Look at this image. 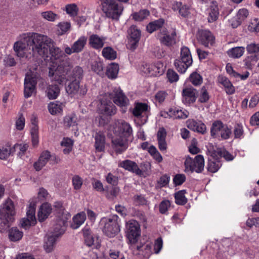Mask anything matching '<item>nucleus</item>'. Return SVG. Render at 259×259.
I'll return each mask as SVG.
<instances>
[{"label":"nucleus","mask_w":259,"mask_h":259,"mask_svg":"<svg viewBox=\"0 0 259 259\" xmlns=\"http://www.w3.org/2000/svg\"><path fill=\"white\" fill-rule=\"evenodd\" d=\"M38 46V56L47 58L50 54L56 63L58 64L55 69L50 68L49 76H52V80L59 83H62L65 79V73L67 74L72 67L69 58L59 47L56 46L55 41L47 35L41 34Z\"/></svg>","instance_id":"f257e3e1"},{"label":"nucleus","mask_w":259,"mask_h":259,"mask_svg":"<svg viewBox=\"0 0 259 259\" xmlns=\"http://www.w3.org/2000/svg\"><path fill=\"white\" fill-rule=\"evenodd\" d=\"M41 34L28 32L21 34L15 42L13 49L19 58H30L37 56Z\"/></svg>","instance_id":"f03ea898"},{"label":"nucleus","mask_w":259,"mask_h":259,"mask_svg":"<svg viewBox=\"0 0 259 259\" xmlns=\"http://www.w3.org/2000/svg\"><path fill=\"white\" fill-rule=\"evenodd\" d=\"M14 206L11 200H7L0 209V232H7L14 220Z\"/></svg>","instance_id":"7ed1b4c3"},{"label":"nucleus","mask_w":259,"mask_h":259,"mask_svg":"<svg viewBox=\"0 0 259 259\" xmlns=\"http://www.w3.org/2000/svg\"><path fill=\"white\" fill-rule=\"evenodd\" d=\"M103 224V232L107 236L113 237L120 232L119 217L113 215L109 218H103L101 222Z\"/></svg>","instance_id":"20e7f679"},{"label":"nucleus","mask_w":259,"mask_h":259,"mask_svg":"<svg viewBox=\"0 0 259 259\" xmlns=\"http://www.w3.org/2000/svg\"><path fill=\"white\" fill-rule=\"evenodd\" d=\"M102 11L107 17L118 20L123 11V7L113 0H102Z\"/></svg>","instance_id":"39448f33"},{"label":"nucleus","mask_w":259,"mask_h":259,"mask_svg":"<svg viewBox=\"0 0 259 259\" xmlns=\"http://www.w3.org/2000/svg\"><path fill=\"white\" fill-rule=\"evenodd\" d=\"M193 62L189 49L183 47L181 50V56L179 59L175 61L174 65L177 70L181 73H184Z\"/></svg>","instance_id":"423d86ee"},{"label":"nucleus","mask_w":259,"mask_h":259,"mask_svg":"<svg viewBox=\"0 0 259 259\" xmlns=\"http://www.w3.org/2000/svg\"><path fill=\"white\" fill-rule=\"evenodd\" d=\"M185 166L186 172H201L204 169V158L201 155H197L194 159L188 157L185 161Z\"/></svg>","instance_id":"0eeeda50"},{"label":"nucleus","mask_w":259,"mask_h":259,"mask_svg":"<svg viewBox=\"0 0 259 259\" xmlns=\"http://www.w3.org/2000/svg\"><path fill=\"white\" fill-rule=\"evenodd\" d=\"M126 236L131 244H135L141 236L140 225L135 220H130L126 224Z\"/></svg>","instance_id":"6e6552de"},{"label":"nucleus","mask_w":259,"mask_h":259,"mask_svg":"<svg viewBox=\"0 0 259 259\" xmlns=\"http://www.w3.org/2000/svg\"><path fill=\"white\" fill-rule=\"evenodd\" d=\"M176 32L175 30L168 32L165 28L160 30L157 37L160 43L166 47H171L176 44Z\"/></svg>","instance_id":"1a4fd4ad"},{"label":"nucleus","mask_w":259,"mask_h":259,"mask_svg":"<svg viewBox=\"0 0 259 259\" xmlns=\"http://www.w3.org/2000/svg\"><path fill=\"white\" fill-rule=\"evenodd\" d=\"M132 141L123 136L115 135L112 139V147L116 153L121 154L128 148Z\"/></svg>","instance_id":"9d476101"},{"label":"nucleus","mask_w":259,"mask_h":259,"mask_svg":"<svg viewBox=\"0 0 259 259\" xmlns=\"http://www.w3.org/2000/svg\"><path fill=\"white\" fill-rule=\"evenodd\" d=\"M128 40L127 46L130 49L134 50L138 46L141 36V30L135 25L131 26L127 30Z\"/></svg>","instance_id":"9b49d317"},{"label":"nucleus","mask_w":259,"mask_h":259,"mask_svg":"<svg viewBox=\"0 0 259 259\" xmlns=\"http://www.w3.org/2000/svg\"><path fill=\"white\" fill-rule=\"evenodd\" d=\"M114 134L132 140L133 139L132 128L128 123L124 121L118 122L114 128Z\"/></svg>","instance_id":"f8f14e48"},{"label":"nucleus","mask_w":259,"mask_h":259,"mask_svg":"<svg viewBox=\"0 0 259 259\" xmlns=\"http://www.w3.org/2000/svg\"><path fill=\"white\" fill-rule=\"evenodd\" d=\"M70 82L66 87V91L68 94L72 96H82L87 92L84 85H80V81L69 80Z\"/></svg>","instance_id":"ddd939ff"},{"label":"nucleus","mask_w":259,"mask_h":259,"mask_svg":"<svg viewBox=\"0 0 259 259\" xmlns=\"http://www.w3.org/2000/svg\"><path fill=\"white\" fill-rule=\"evenodd\" d=\"M37 81L36 77L27 74L24 80V95L26 98L31 97L35 92Z\"/></svg>","instance_id":"4468645a"},{"label":"nucleus","mask_w":259,"mask_h":259,"mask_svg":"<svg viewBox=\"0 0 259 259\" xmlns=\"http://www.w3.org/2000/svg\"><path fill=\"white\" fill-rule=\"evenodd\" d=\"M98 110L100 113L106 115H114L116 112V108L114 104L110 100L104 98L100 99Z\"/></svg>","instance_id":"2eb2a0df"},{"label":"nucleus","mask_w":259,"mask_h":259,"mask_svg":"<svg viewBox=\"0 0 259 259\" xmlns=\"http://www.w3.org/2000/svg\"><path fill=\"white\" fill-rule=\"evenodd\" d=\"M110 96L113 99L114 103L118 106L124 107L129 104L128 99L119 88L114 89L113 92L110 94Z\"/></svg>","instance_id":"dca6fc26"},{"label":"nucleus","mask_w":259,"mask_h":259,"mask_svg":"<svg viewBox=\"0 0 259 259\" xmlns=\"http://www.w3.org/2000/svg\"><path fill=\"white\" fill-rule=\"evenodd\" d=\"M198 41L205 47H210L214 44V37L210 31L206 30H200L197 35Z\"/></svg>","instance_id":"f3484780"},{"label":"nucleus","mask_w":259,"mask_h":259,"mask_svg":"<svg viewBox=\"0 0 259 259\" xmlns=\"http://www.w3.org/2000/svg\"><path fill=\"white\" fill-rule=\"evenodd\" d=\"M87 38L85 36H81L78 40L75 41L72 45L71 48L67 47L65 48L64 51L67 55H71L73 53H78L81 52L87 44Z\"/></svg>","instance_id":"a211bd4d"},{"label":"nucleus","mask_w":259,"mask_h":259,"mask_svg":"<svg viewBox=\"0 0 259 259\" xmlns=\"http://www.w3.org/2000/svg\"><path fill=\"white\" fill-rule=\"evenodd\" d=\"M198 92L193 88H185L182 91V101L186 105L194 103L197 98Z\"/></svg>","instance_id":"6ab92c4d"},{"label":"nucleus","mask_w":259,"mask_h":259,"mask_svg":"<svg viewBox=\"0 0 259 259\" xmlns=\"http://www.w3.org/2000/svg\"><path fill=\"white\" fill-rule=\"evenodd\" d=\"M186 124L187 127L194 132L202 135H204L207 132L206 126L200 120L189 119L187 121Z\"/></svg>","instance_id":"aec40b11"},{"label":"nucleus","mask_w":259,"mask_h":259,"mask_svg":"<svg viewBox=\"0 0 259 259\" xmlns=\"http://www.w3.org/2000/svg\"><path fill=\"white\" fill-rule=\"evenodd\" d=\"M118 165L126 170L136 174L137 175L142 176L143 174V172L140 169L137 164L132 160H123L121 161Z\"/></svg>","instance_id":"412c9836"},{"label":"nucleus","mask_w":259,"mask_h":259,"mask_svg":"<svg viewBox=\"0 0 259 259\" xmlns=\"http://www.w3.org/2000/svg\"><path fill=\"white\" fill-rule=\"evenodd\" d=\"M71 69V68L70 69ZM83 75V71L81 67L76 66L72 71L69 70L67 74L65 73V79L68 80L80 81Z\"/></svg>","instance_id":"4be33fe9"},{"label":"nucleus","mask_w":259,"mask_h":259,"mask_svg":"<svg viewBox=\"0 0 259 259\" xmlns=\"http://www.w3.org/2000/svg\"><path fill=\"white\" fill-rule=\"evenodd\" d=\"M105 40L106 37L93 34L89 37V45L92 48L99 50L103 47Z\"/></svg>","instance_id":"5701e85b"},{"label":"nucleus","mask_w":259,"mask_h":259,"mask_svg":"<svg viewBox=\"0 0 259 259\" xmlns=\"http://www.w3.org/2000/svg\"><path fill=\"white\" fill-rule=\"evenodd\" d=\"M51 153L46 150L43 151L37 161H36L34 164V167L36 171H39L44 167L49 160L51 159Z\"/></svg>","instance_id":"b1692460"},{"label":"nucleus","mask_w":259,"mask_h":259,"mask_svg":"<svg viewBox=\"0 0 259 259\" xmlns=\"http://www.w3.org/2000/svg\"><path fill=\"white\" fill-rule=\"evenodd\" d=\"M52 81V84L49 85L47 89V96L49 99H55L59 95L60 93V88L58 84H62L64 81L61 83H59L55 81L52 80V76H50Z\"/></svg>","instance_id":"393cba45"},{"label":"nucleus","mask_w":259,"mask_h":259,"mask_svg":"<svg viewBox=\"0 0 259 259\" xmlns=\"http://www.w3.org/2000/svg\"><path fill=\"white\" fill-rule=\"evenodd\" d=\"M218 80L219 82L224 87L227 94L232 95L234 93L235 88L228 78L223 75H220Z\"/></svg>","instance_id":"a878e982"},{"label":"nucleus","mask_w":259,"mask_h":259,"mask_svg":"<svg viewBox=\"0 0 259 259\" xmlns=\"http://www.w3.org/2000/svg\"><path fill=\"white\" fill-rule=\"evenodd\" d=\"M52 211L51 206L48 203L42 204L38 212V219L39 222H43L46 220Z\"/></svg>","instance_id":"bb28decb"},{"label":"nucleus","mask_w":259,"mask_h":259,"mask_svg":"<svg viewBox=\"0 0 259 259\" xmlns=\"http://www.w3.org/2000/svg\"><path fill=\"white\" fill-rule=\"evenodd\" d=\"M95 147L98 152H102L105 149V137L101 132L96 133L95 136Z\"/></svg>","instance_id":"cd10ccee"},{"label":"nucleus","mask_w":259,"mask_h":259,"mask_svg":"<svg viewBox=\"0 0 259 259\" xmlns=\"http://www.w3.org/2000/svg\"><path fill=\"white\" fill-rule=\"evenodd\" d=\"M174 11H179L180 14L183 17H186L190 14V9L186 5H183L181 2H175L172 5Z\"/></svg>","instance_id":"c85d7f7f"},{"label":"nucleus","mask_w":259,"mask_h":259,"mask_svg":"<svg viewBox=\"0 0 259 259\" xmlns=\"http://www.w3.org/2000/svg\"><path fill=\"white\" fill-rule=\"evenodd\" d=\"M211 3L212 5L210 6L209 10L208 16L207 18L208 21L209 23H212L218 19L219 15V9L218 5H217V2L212 1Z\"/></svg>","instance_id":"c756f323"},{"label":"nucleus","mask_w":259,"mask_h":259,"mask_svg":"<svg viewBox=\"0 0 259 259\" xmlns=\"http://www.w3.org/2000/svg\"><path fill=\"white\" fill-rule=\"evenodd\" d=\"M82 233L85 244L89 247L92 246L94 244V237L91 230L88 227H85L82 230Z\"/></svg>","instance_id":"7c9ffc66"},{"label":"nucleus","mask_w":259,"mask_h":259,"mask_svg":"<svg viewBox=\"0 0 259 259\" xmlns=\"http://www.w3.org/2000/svg\"><path fill=\"white\" fill-rule=\"evenodd\" d=\"M118 71V65L115 63H111L107 67L106 74L109 78L115 79L117 76Z\"/></svg>","instance_id":"2f4dec72"},{"label":"nucleus","mask_w":259,"mask_h":259,"mask_svg":"<svg viewBox=\"0 0 259 259\" xmlns=\"http://www.w3.org/2000/svg\"><path fill=\"white\" fill-rule=\"evenodd\" d=\"M149 106L146 103H137L135 104L133 110V114L136 117H139L141 115L148 111Z\"/></svg>","instance_id":"473e14b6"},{"label":"nucleus","mask_w":259,"mask_h":259,"mask_svg":"<svg viewBox=\"0 0 259 259\" xmlns=\"http://www.w3.org/2000/svg\"><path fill=\"white\" fill-rule=\"evenodd\" d=\"M164 23V20L163 19H159L157 20L150 22L147 26V30L148 32L151 33L154 31L161 28Z\"/></svg>","instance_id":"72a5a7b5"},{"label":"nucleus","mask_w":259,"mask_h":259,"mask_svg":"<svg viewBox=\"0 0 259 259\" xmlns=\"http://www.w3.org/2000/svg\"><path fill=\"white\" fill-rule=\"evenodd\" d=\"M23 233L22 231L19 230L17 228H12L9 230V238L12 241H17L20 240Z\"/></svg>","instance_id":"f704fd0d"},{"label":"nucleus","mask_w":259,"mask_h":259,"mask_svg":"<svg viewBox=\"0 0 259 259\" xmlns=\"http://www.w3.org/2000/svg\"><path fill=\"white\" fill-rule=\"evenodd\" d=\"M63 105L61 103L56 101L50 103L48 105V109L52 115H56L62 111Z\"/></svg>","instance_id":"c9c22d12"},{"label":"nucleus","mask_w":259,"mask_h":259,"mask_svg":"<svg viewBox=\"0 0 259 259\" xmlns=\"http://www.w3.org/2000/svg\"><path fill=\"white\" fill-rule=\"evenodd\" d=\"M58 237V234L48 236L47 240L45 241L44 248L47 252L52 251L56 241V238Z\"/></svg>","instance_id":"e433bc0d"},{"label":"nucleus","mask_w":259,"mask_h":259,"mask_svg":"<svg viewBox=\"0 0 259 259\" xmlns=\"http://www.w3.org/2000/svg\"><path fill=\"white\" fill-rule=\"evenodd\" d=\"M245 48L243 47L233 48L228 51V54L230 57L234 58H238L243 55Z\"/></svg>","instance_id":"4c0bfd02"},{"label":"nucleus","mask_w":259,"mask_h":259,"mask_svg":"<svg viewBox=\"0 0 259 259\" xmlns=\"http://www.w3.org/2000/svg\"><path fill=\"white\" fill-rule=\"evenodd\" d=\"M198 101L201 103H206L209 100L210 96L205 87H202L197 94Z\"/></svg>","instance_id":"58836bf2"},{"label":"nucleus","mask_w":259,"mask_h":259,"mask_svg":"<svg viewBox=\"0 0 259 259\" xmlns=\"http://www.w3.org/2000/svg\"><path fill=\"white\" fill-rule=\"evenodd\" d=\"M150 14L149 11L146 9L140 10L138 12L132 14L133 19L137 21H142L146 19Z\"/></svg>","instance_id":"ea45409f"},{"label":"nucleus","mask_w":259,"mask_h":259,"mask_svg":"<svg viewBox=\"0 0 259 259\" xmlns=\"http://www.w3.org/2000/svg\"><path fill=\"white\" fill-rule=\"evenodd\" d=\"M86 219V213L84 212L78 213L73 218V221L75 226H73V228L76 229L81 226L84 222Z\"/></svg>","instance_id":"a19ab883"},{"label":"nucleus","mask_w":259,"mask_h":259,"mask_svg":"<svg viewBox=\"0 0 259 259\" xmlns=\"http://www.w3.org/2000/svg\"><path fill=\"white\" fill-rule=\"evenodd\" d=\"M77 124V117L72 114L66 116L64 118V125L67 127L75 126Z\"/></svg>","instance_id":"79ce46f5"},{"label":"nucleus","mask_w":259,"mask_h":259,"mask_svg":"<svg viewBox=\"0 0 259 259\" xmlns=\"http://www.w3.org/2000/svg\"><path fill=\"white\" fill-rule=\"evenodd\" d=\"M15 152V149H12L10 145H6L4 147L0 148V159H6L11 154Z\"/></svg>","instance_id":"37998d69"},{"label":"nucleus","mask_w":259,"mask_h":259,"mask_svg":"<svg viewBox=\"0 0 259 259\" xmlns=\"http://www.w3.org/2000/svg\"><path fill=\"white\" fill-rule=\"evenodd\" d=\"M258 59L259 57H257L256 55L251 54L247 56L243 61L246 67L247 68L251 69L255 64Z\"/></svg>","instance_id":"c03bdc74"},{"label":"nucleus","mask_w":259,"mask_h":259,"mask_svg":"<svg viewBox=\"0 0 259 259\" xmlns=\"http://www.w3.org/2000/svg\"><path fill=\"white\" fill-rule=\"evenodd\" d=\"M224 125L223 123L220 120L215 121L213 122L210 129L211 136L212 137H214L219 132L221 133Z\"/></svg>","instance_id":"a18cd8bd"},{"label":"nucleus","mask_w":259,"mask_h":259,"mask_svg":"<svg viewBox=\"0 0 259 259\" xmlns=\"http://www.w3.org/2000/svg\"><path fill=\"white\" fill-rule=\"evenodd\" d=\"M102 55L109 60H114L116 58V52L111 47L104 48L102 51Z\"/></svg>","instance_id":"49530a36"},{"label":"nucleus","mask_w":259,"mask_h":259,"mask_svg":"<svg viewBox=\"0 0 259 259\" xmlns=\"http://www.w3.org/2000/svg\"><path fill=\"white\" fill-rule=\"evenodd\" d=\"M92 70L100 75L103 74V63L100 60L94 61L91 65Z\"/></svg>","instance_id":"de8ad7c7"},{"label":"nucleus","mask_w":259,"mask_h":259,"mask_svg":"<svg viewBox=\"0 0 259 259\" xmlns=\"http://www.w3.org/2000/svg\"><path fill=\"white\" fill-rule=\"evenodd\" d=\"M35 211V204L34 203H30L29 205L28 209L27 211V218L30 219L32 224H35L36 223Z\"/></svg>","instance_id":"09e8293b"},{"label":"nucleus","mask_w":259,"mask_h":259,"mask_svg":"<svg viewBox=\"0 0 259 259\" xmlns=\"http://www.w3.org/2000/svg\"><path fill=\"white\" fill-rule=\"evenodd\" d=\"M221 165V164L217 160L210 159L207 165V169L210 172H215L218 170Z\"/></svg>","instance_id":"8fccbe9b"},{"label":"nucleus","mask_w":259,"mask_h":259,"mask_svg":"<svg viewBox=\"0 0 259 259\" xmlns=\"http://www.w3.org/2000/svg\"><path fill=\"white\" fill-rule=\"evenodd\" d=\"M175 202L177 204L184 205L187 202V199L182 191H180L175 193Z\"/></svg>","instance_id":"3c124183"},{"label":"nucleus","mask_w":259,"mask_h":259,"mask_svg":"<svg viewBox=\"0 0 259 259\" xmlns=\"http://www.w3.org/2000/svg\"><path fill=\"white\" fill-rule=\"evenodd\" d=\"M190 81L194 85H198L202 83V77L196 72H193L190 76Z\"/></svg>","instance_id":"603ef678"},{"label":"nucleus","mask_w":259,"mask_h":259,"mask_svg":"<svg viewBox=\"0 0 259 259\" xmlns=\"http://www.w3.org/2000/svg\"><path fill=\"white\" fill-rule=\"evenodd\" d=\"M233 134L234 135V138L235 139H241L243 137L244 131L243 126L241 124L238 123L234 125Z\"/></svg>","instance_id":"864d4df0"},{"label":"nucleus","mask_w":259,"mask_h":259,"mask_svg":"<svg viewBox=\"0 0 259 259\" xmlns=\"http://www.w3.org/2000/svg\"><path fill=\"white\" fill-rule=\"evenodd\" d=\"M72 185L75 190H79L83 183L82 179L78 175H75L72 177Z\"/></svg>","instance_id":"5fc2aeb1"},{"label":"nucleus","mask_w":259,"mask_h":259,"mask_svg":"<svg viewBox=\"0 0 259 259\" xmlns=\"http://www.w3.org/2000/svg\"><path fill=\"white\" fill-rule=\"evenodd\" d=\"M222 148H217L216 149L213 148V147H210L208 149V152L209 153L210 156L212 158V160H217L221 157L220 150H222Z\"/></svg>","instance_id":"6e6d98bb"},{"label":"nucleus","mask_w":259,"mask_h":259,"mask_svg":"<svg viewBox=\"0 0 259 259\" xmlns=\"http://www.w3.org/2000/svg\"><path fill=\"white\" fill-rule=\"evenodd\" d=\"M232 134V131L226 124H224L220 133L221 138L223 140L228 139Z\"/></svg>","instance_id":"4d7b16f0"},{"label":"nucleus","mask_w":259,"mask_h":259,"mask_svg":"<svg viewBox=\"0 0 259 259\" xmlns=\"http://www.w3.org/2000/svg\"><path fill=\"white\" fill-rule=\"evenodd\" d=\"M41 16L43 18L49 21H54L58 17L56 14L51 11L42 12Z\"/></svg>","instance_id":"13d9d810"},{"label":"nucleus","mask_w":259,"mask_h":259,"mask_svg":"<svg viewBox=\"0 0 259 259\" xmlns=\"http://www.w3.org/2000/svg\"><path fill=\"white\" fill-rule=\"evenodd\" d=\"M246 49L249 53L255 54L259 57V44H250L247 46Z\"/></svg>","instance_id":"bf43d9fd"},{"label":"nucleus","mask_w":259,"mask_h":259,"mask_svg":"<svg viewBox=\"0 0 259 259\" xmlns=\"http://www.w3.org/2000/svg\"><path fill=\"white\" fill-rule=\"evenodd\" d=\"M66 11L68 14L75 16L77 14L78 8L75 4L68 5L66 6Z\"/></svg>","instance_id":"052dcab7"},{"label":"nucleus","mask_w":259,"mask_h":259,"mask_svg":"<svg viewBox=\"0 0 259 259\" xmlns=\"http://www.w3.org/2000/svg\"><path fill=\"white\" fill-rule=\"evenodd\" d=\"M167 77L170 82L177 81L179 79L178 74L172 69H168L167 71Z\"/></svg>","instance_id":"680f3d73"},{"label":"nucleus","mask_w":259,"mask_h":259,"mask_svg":"<svg viewBox=\"0 0 259 259\" xmlns=\"http://www.w3.org/2000/svg\"><path fill=\"white\" fill-rule=\"evenodd\" d=\"M154 67V64H144L141 67V71L146 75H151V69Z\"/></svg>","instance_id":"e2e57ef3"},{"label":"nucleus","mask_w":259,"mask_h":259,"mask_svg":"<svg viewBox=\"0 0 259 259\" xmlns=\"http://www.w3.org/2000/svg\"><path fill=\"white\" fill-rule=\"evenodd\" d=\"M106 180L108 184L113 186H115L118 183V179L117 177L109 172L107 174L106 177Z\"/></svg>","instance_id":"0e129e2a"},{"label":"nucleus","mask_w":259,"mask_h":259,"mask_svg":"<svg viewBox=\"0 0 259 259\" xmlns=\"http://www.w3.org/2000/svg\"><path fill=\"white\" fill-rule=\"evenodd\" d=\"M119 188L118 187H113L111 190L107 193L106 197L108 199L113 200L117 197L119 193Z\"/></svg>","instance_id":"69168bd1"},{"label":"nucleus","mask_w":259,"mask_h":259,"mask_svg":"<svg viewBox=\"0 0 259 259\" xmlns=\"http://www.w3.org/2000/svg\"><path fill=\"white\" fill-rule=\"evenodd\" d=\"M186 180V177L183 174H177L176 175L174 179L173 182L176 185H182Z\"/></svg>","instance_id":"338daca9"},{"label":"nucleus","mask_w":259,"mask_h":259,"mask_svg":"<svg viewBox=\"0 0 259 259\" xmlns=\"http://www.w3.org/2000/svg\"><path fill=\"white\" fill-rule=\"evenodd\" d=\"M170 202L168 200H163L159 204V211L161 213L164 214L167 210L168 207L170 206Z\"/></svg>","instance_id":"774afa93"}]
</instances>
